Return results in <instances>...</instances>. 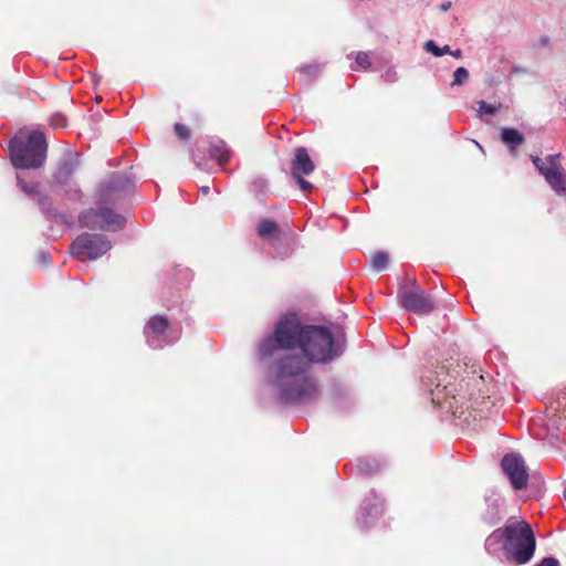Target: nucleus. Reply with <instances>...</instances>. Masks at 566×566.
<instances>
[{"label": "nucleus", "mask_w": 566, "mask_h": 566, "mask_svg": "<svg viewBox=\"0 0 566 566\" xmlns=\"http://www.w3.org/2000/svg\"><path fill=\"white\" fill-rule=\"evenodd\" d=\"M537 566H559V562L555 557H545Z\"/></svg>", "instance_id": "obj_28"}, {"label": "nucleus", "mask_w": 566, "mask_h": 566, "mask_svg": "<svg viewBox=\"0 0 566 566\" xmlns=\"http://www.w3.org/2000/svg\"><path fill=\"white\" fill-rule=\"evenodd\" d=\"M56 126H65V118L64 117H57L56 122L53 123Z\"/></svg>", "instance_id": "obj_32"}, {"label": "nucleus", "mask_w": 566, "mask_h": 566, "mask_svg": "<svg viewBox=\"0 0 566 566\" xmlns=\"http://www.w3.org/2000/svg\"><path fill=\"white\" fill-rule=\"evenodd\" d=\"M101 221L104 224V230H116L122 227L125 219L117 214L108 206H99Z\"/></svg>", "instance_id": "obj_13"}, {"label": "nucleus", "mask_w": 566, "mask_h": 566, "mask_svg": "<svg viewBox=\"0 0 566 566\" xmlns=\"http://www.w3.org/2000/svg\"><path fill=\"white\" fill-rule=\"evenodd\" d=\"M133 181L123 174H113L102 181L96 189L98 206L115 205L125 197L133 188Z\"/></svg>", "instance_id": "obj_5"}, {"label": "nucleus", "mask_w": 566, "mask_h": 566, "mask_svg": "<svg viewBox=\"0 0 566 566\" xmlns=\"http://www.w3.org/2000/svg\"><path fill=\"white\" fill-rule=\"evenodd\" d=\"M398 300L400 305L409 312L416 314H428L433 310V303L429 295L418 285H415L412 290H401L398 293Z\"/></svg>", "instance_id": "obj_7"}, {"label": "nucleus", "mask_w": 566, "mask_h": 566, "mask_svg": "<svg viewBox=\"0 0 566 566\" xmlns=\"http://www.w3.org/2000/svg\"><path fill=\"white\" fill-rule=\"evenodd\" d=\"M175 133L181 139H187L189 137V129L179 123L175 125Z\"/></svg>", "instance_id": "obj_27"}, {"label": "nucleus", "mask_w": 566, "mask_h": 566, "mask_svg": "<svg viewBox=\"0 0 566 566\" xmlns=\"http://www.w3.org/2000/svg\"><path fill=\"white\" fill-rule=\"evenodd\" d=\"M279 226L272 220H262L258 226V233L262 239H273L277 235Z\"/></svg>", "instance_id": "obj_19"}, {"label": "nucleus", "mask_w": 566, "mask_h": 566, "mask_svg": "<svg viewBox=\"0 0 566 566\" xmlns=\"http://www.w3.org/2000/svg\"><path fill=\"white\" fill-rule=\"evenodd\" d=\"M440 386H441V385H440V382H438V384L436 385L437 394H439V388H440Z\"/></svg>", "instance_id": "obj_38"}, {"label": "nucleus", "mask_w": 566, "mask_h": 566, "mask_svg": "<svg viewBox=\"0 0 566 566\" xmlns=\"http://www.w3.org/2000/svg\"><path fill=\"white\" fill-rule=\"evenodd\" d=\"M501 465L515 490H522L527 486L528 473L525 462L520 454H506L502 459Z\"/></svg>", "instance_id": "obj_8"}, {"label": "nucleus", "mask_w": 566, "mask_h": 566, "mask_svg": "<svg viewBox=\"0 0 566 566\" xmlns=\"http://www.w3.org/2000/svg\"><path fill=\"white\" fill-rule=\"evenodd\" d=\"M361 516H359L358 521L363 524H368L367 517H370L371 520H376L381 514V505L379 501L375 497L373 502L365 501L363 509Z\"/></svg>", "instance_id": "obj_17"}, {"label": "nucleus", "mask_w": 566, "mask_h": 566, "mask_svg": "<svg viewBox=\"0 0 566 566\" xmlns=\"http://www.w3.org/2000/svg\"><path fill=\"white\" fill-rule=\"evenodd\" d=\"M504 539V549L507 557L517 565L531 560L536 548L534 533L525 521L513 522L504 528L495 530L485 542L488 549Z\"/></svg>", "instance_id": "obj_2"}, {"label": "nucleus", "mask_w": 566, "mask_h": 566, "mask_svg": "<svg viewBox=\"0 0 566 566\" xmlns=\"http://www.w3.org/2000/svg\"><path fill=\"white\" fill-rule=\"evenodd\" d=\"M18 187L28 197L36 198L40 206L44 205L45 197L40 192V182L34 179H27L24 172H17L15 175Z\"/></svg>", "instance_id": "obj_12"}, {"label": "nucleus", "mask_w": 566, "mask_h": 566, "mask_svg": "<svg viewBox=\"0 0 566 566\" xmlns=\"http://www.w3.org/2000/svg\"><path fill=\"white\" fill-rule=\"evenodd\" d=\"M424 50L431 54H433L434 56H442L443 54L446 53H449L450 52V46L449 45H444L443 48H439L434 41L432 40H428L424 45H423Z\"/></svg>", "instance_id": "obj_23"}, {"label": "nucleus", "mask_w": 566, "mask_h": 566, "mask_svg": "<svg viewBox=\"0 0 566 566\" xmlns=\"http://www.w3.org/2000/svg\"><path fill=\"white\" fill-rule=\"evenodd\" d=\"M432 402H434V403H436V402H437V403H440V400H439L438 398H436V397H432Z\"/></svg>", "instance_id": "obj_37"}, {"label": "nucleus", "mask_w": 566, "mask_h": 566, "mask_svg": "<svg viewBox=\"0 0 566 566\" xmlns=\"http://www.w3.org/2000/svg\"><path fill=\"white\" fill-rule=\"evenodd\" d=\"M478 106H479V108H478V116L480 118H483V116L485 114L494 115L495 113H497L502 108V104L493 105V104L486 103L485 101H479L478 102Z\"/></svg>", "instance_id": "obj_22"}, {"label": "nucleus", "mask_w": 566, "mask_h": 566, "mask_svg": "<svg viewBox=\"0 0 566 566\" xmlns=\"http://www.w3.org/2000/svg\"><path fill=\"white\" fill-rule=\"evenodd\" d=\"M314 169L315 165L307 149L305 147H297L291 161V175L302 191H308L313 188V185L305 180L304 176L311 175Z\"/></svg>", "instance_id": "obj_6"}, {"label": "nucleus", "mask_w": 566, "mask_h": 566, "mask_svg": "<svg viewBox=\"0 0 566 566\" xmlns=\"http://www.w3.org/2000/svg\"><path fill=\"white\" fill-rule=\"evenodd\" d=\"M210 157L217 159L220 165L228 163L231 156V150L222 139H217L211 143L209 149Z\"/></svg>", "instance_id": "obj_15"}, {"label": "nucleus", "mask_w": 566, "mask_h": 566, "mask_svg": "<svg viewBox=\"0 0 566 566\" xmlns=\"http://www.w3.org/2000/svg\"><path fill=\"white\" fill-rule=\"evenodd\" d=\"M78 222L81 227L88 229H101L104 230V224L101 221V210L98 209H88L83 211L78 217Z\"/></svg>", "instance_id": "obj_14"}, {"label": "nucleus", "mask_w": 566, "mask_h": 566, "mask_svg": "<svg viewBox=\"0 0 566 566\" xmlns=\"http://www.w3.org/2000/svg\"><path fill=\"white\" fill-rule=\"evenodd\" d=\"M112 248L111 242L103 234L98 233H82L71 245L72 255L84 260H96Z\"/></svg>", "instance_id": "obj_4"}, {"label": "nucleus", "mask_w": 566, "mask_h": 566, "mask_svg": "<svg viewBox=\"0 0 566 566\" xmlns=\"http://www.w3.org/2000/svg\"><path fill=\"white\" fill-rule=\"evenodd\" d=\"M263 180H258L254 182L255 186H259V187H262L263 186Z\"/></svg>", "instance_id": "obj_34"}, {"label": "nucleus", "mask_w": 566, "mask_h": 566, "mask_svg": "<svg viewBox=\"0 0 566 566\" xmlns=\"http://www.w3.org/2000/svg\"><path fill=\"white\" fill-rule=\"evenodd\" d=\"M384 77L387 82H395L397 80V72L395 70H387Z\"/></svg>", "instance_id": "obj_29"}, {"label": "nucleus", "mask_w": 566, "mask_h": 566, "mask_svg": "<svg viewBox=\"0 0 566 566\" xmlns=\"http://www.w3.org/2000/svg\"><path fill=\"white\" fill-rule=\"evenodd\" d=\"M48 144L41 132L20 133L9 145L10 160L17 169L41 168L46 159Z\"/></svg>", "instance_id": "obj_3"}, {"label": "nucleus", "mask_w": 566, "mask_h": 566, "mask_svg": "<svg viewBox=\"0 0 566 566\" xmlns=\"http://www.w3.org/2000/svg\"><path fill=\"white\" fill-rule=\"evenodd\" d=\"M80 166V157L77 154H66L60 163L57 171L55 174V180L57 184L64 186L67 185L71 176Z\"/></svg>", "instance_id": "obj_11"}, {"label": "nucleus", "mask_w": 566, "mask_h": 566, "mask_svg": "<svg viewBox=\"0 0 566 566\" xmlns=\"http://www.w3.org/2000/svg\"><path fill=\"white\" fill-rule=\"evenodd\" d=\"M302 71H305V72H307L308 74H314V73L317 71V67H316V66L308 65V66H304V67L302 69Z\"/></svg>", "instance_id": "obj_30"}, {"label": "nucleus", "mask_w": 566, "mask_h": 566, "mask_svg": "<svg viewBox=\"0 0 566 566\" xmlns=\"http://www.w3.org/2000/svg\"><path fill=\"white\" fill-rule=\"evenodd\" d=\"M41 259L43 260V262L48 261V256L45 255V253H41Z\"/></svg>", "instance_id": "obj_36"}, {"label": "nucleus", "mask_w": 566, "mask_h": 566, "mask_svg": "<svg viewBox=\"0 0 566 566\" xmlns=\"http://www.w3.org/2000/svg\"><path fill=\"white\" fill-rule=\"evenodd\" d=\"M488 511L484 514V520L490 524H496L500 521V499L492 495L486 497Z\"/></svg>", "instance_id": "obj_18"}, {"label": "nucleus", "mask_w": 566, "mask_h": 566, "mask_svg": "<svg viewBox=\"0 0 566 566\" xmlns=\"http://www.w3.org/2000/svg\"><path fill=\"white\" fill-rule=\"evenodd\" d=\"M501 139L510 147L512 154L524 143L523 135L515 128H504L501 134Z\"/></svg>", "instance_id": "obj_16"}, {"label": "nucleus", "mask_w": 566, "mask_h": 566, "mask_svg": "<svg viewBox=\"0 0 566 566\" xmlns=\"http://www.w3.org/2000/svg\"><path fill=\"white\" fill-rule=\"evenodd\" d=\"M389 262V255L386 252H376L373 256V269L377 272L385 270Z\"/></svg>", "instance_id": "obj_21"}, {"label": "nucleus", "mask_w": 566, "mask_h": 566, "mask_svg": "<svg viewBox=\"0 0 566 566\" xmlns=\"http://www.w3.org/2000/svg\"><path fill=\"white\" fill-rule=\"evenodd\" d=\"M449 53H450V54H452V55H453L454 57H457V59H460V57L462 56V52H461L460 50H457V51H454V52H452V51L450 50V52H449Z\"/></svg>", "instance_id": "obj_33"}, {"label": "nucleus", "mask_w": 566, "mask_h": 566, "mask_svg": "<svg viewBox=\"0 0 566 566\" xmlns=\"http://www.w3.org/2000/svg\"><path fill=\"white\" fill-rule=\"evenodd\" d=\"M201 191H202L203 193H208V191H209V187H207V186L202 187V188H201Z\"/></svg>", "instance_id": "obj_35"}, {"label": "nucleus", "mask_w": 566, "mask_h": 566, "mask_svg": "<svg viewBox=\"0 0 566 566\" xmlns=\"http://www.w3.org/2000/svg\"><path fill=\"white\" fill-rule=\"evenodd\" d=\"M451 8V2L450 1H447V2H443L440 4V10L446 12L448 11L449 9Z\"/></svg>", "instance_id": "obj_31"}, {"label": "nucleus", "mask_w": 566, "mask_h": 566, "mask_svg": "<svg viewBox=\"0 0 566 566\" xmlns=\"http://www.w3.org/2000/svg\"><path fill=\"white\" fill-rule=\"evenodd\" d=\"M343 352V345L328 327L303 325L296 315L280 318L273 333L259 346L261 358H273L268 381L287 403L312 398L316 385L307 376L311 365L331 363Z\"/></svg>", "instance_id": "obj_1"}, {"label": "nucleus", "mask_w": 566, "mask_h": 566, "mask_svg": "<svg viewBox=\"0 0 566 566\" xmlns=\"http://www.w3.org/2000/svg\"><path fill=\"white\" fill-rule=\"evenodd\" d=\"M356 64L359 67L367 70L370 66V61H369L368 54L366 52H359L356 55Z\"/></svg>", "instance_id": "obj_26"}, {"label": "nucleus", "mask_w": 566, "mask_h": 566, "mask_svg": "<svg viewBox=\"0 0 566 566\" xmlns=\"http://www.w3.org/2000/svg\"><path fill=\"white\" fill-rule=\"evenodd\" d=\"M532 161L543 176H545V170H549V161L547 159L544 161L539 157L533 156Z\"/></svg>", "instance_id": "obj_25"}, {"label": "nucleus", "mask_w": 566, "mask_h": 566, "mask_svg": "<svg viewBox=\"0 0 566 566\" xmlns=\"http://www.w3.org/2000/svg\"><path fill=\"white\" fill-rule=\"evenodd\" d=\"M468 78H469V71L465 67L460 66L454 71L453 81L451 83V86L462 85L468 81Z\"/></svg>", "instance_id": "obj_24"}, {"label": "nucleus", "mask_w": 566, "mask_h": 566, "mask_svg": "<svg viewBox=\"0 0 566 566\" xmlns=\"http://www.w3.org/2000/svg\"><path fill=\"white\" fill-rule=\"evenodd\" d=\"M379 463L375 459H360L357 462V469L360 473L369 474L376 472L379 469Z\"/></svg>", "instance_id": "obj_20"}, {"label": "nucleus", "mask_w": 566, "mask_h": 566, "mask_svg": "<svg viewBox=\"0 0 566 566\" xmlns=\"http://www.w3.org/2000/svg\"><path fill=\"white\" fill-rule=\"evenodd\" d=\"M448 389H449V386H448V385H446V386H443V389H442V390H448Z\"/></svg>", "instance_id": "obj_39"}, {"label": "nucleus", "mask_w": 566, "mask_h": 566, "mask_svg": "<svg viewBox=\"0 0 566 566\" xmlns=\"http://www.w3.org/2000/svg\"><path fill=\"white\" fill-rule=\"evenodd\" d=\"M167 328L168 321L164 316H154L148 321L145 335L151 348H161L164 343L169 344L177 339V336L169 338Z\"/></svg>", "instance_id": "obj_9"}, {"label": "nucleus", "mask_w": 566, "mask_h": 566, "mask_svg": "<svg viewBox=\"0 0 566 566\" xmlns=\"http://www.w3.org/2000/svg\"><path fill=\"white\" fill-rule=\"evenodd\" d=\"M549 170H545V179L558 193L566 191V174L560 165L556 163L555 156H548Z\"/></svg>", "instance_id": "obj_10"}]
</instances>
